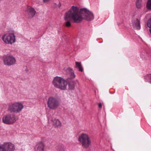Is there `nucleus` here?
I'll list each match as a JSON object with an SVG mask.
<instances>
[{
  "mask_svg": "<svg viewBox=\"0 0 151 151\" xmlns=\"http://www.w3.org/2000/svg\"><path fill=\"white\" fill-rule=\"evenodd\" d=\"M147 25L149 27L151 28V18L148 20Z\"/></svg>",
  "mask_w": 151,
  "mask_h": 151,
  "instance_id": "21",
  "label": "nucleus"
},
{
  "mask_svg": "<svg viewBox=\"0 0 151 151\" xmlns=\"http://www.w3.org/2000/svg\"><path fill=\"white\" fill-rule=\"evenodd\" d=\"M15 150L14 145L11 142H7L0 145V151H14Z\"/></svg>",
  "mask_w": 151,
  "mask_h": 151,
  "instance_id": "9",
  "label": "nucleus"
},
{
  "mask_svg": "<svg viewBox=\"0 0 151 151\" xmlns=\"http://www.w3.org/2000/svg\"><path fill=\"white\" fill-rule=\"evenodd\" d=\"M27 15L29 18H31L34 16L36 13V12L34 8L30 7H28L26 10Z\"/></svg>",
  "mask_w": 151,
  "mask_h": 151,
  "instance_id": "10",
  "label": "nucleus"
},
{
  "mask_svg": "<svg viewBox=\"0 0 151 151\" xmlns=\"http://www.w3.org/2000/svg\"><path fill=\"white\" fill-rule=\"evenodd\" d=\"M50 0H43L44 3H46L49 1Z\"/></svg>",
  "mask_w": 151,
  "mask_h": 151,
  "instance_id": "24",
  "label": "nucleus"
},
{
  "mask_svg": "<svg viewBox=\"0 0 151 151\" xmlns=\"http://www.w3.org/2000/svg\"><path fill=\"white\" fill-rule=\"evenodd\" d=\"M83 18L87 21L93 19L94 16L93 13L86 9H81L79 11L78 8L73 6L69 11L66 12L65 19L67 20L69 19L73 21L75 23H79Z\"/></svg>",
  "mask_w": 151,
  "mask_h": 151,
  "instance_id": "1",
  "label": "nucleus"
},
{
  "mask_svg": "<svg viewBox=\"0 0 151 151\" xmlns=\"http://www.w3.org/2000/svg\"><path fill=\"white\" fill-rule=\"evenodd\" d=\"M45 145L42 142L37 144L35 147V151H44V150Z\"/></svg>",
  "mask_w": 151,
  "mask_h": 151,
  "instance_id": "12",
  "label": "nucleus"
},
{
  "mask_svg": "<svg viewBox=\"0 0 151 151\" xmlns=\"http://www.w3.org/2000/svg\"><path fill=\"white\" fill-rule=\"evenodd\" d=\"M51 121L52 124L55 127H60L61 126L62 124L58 119L53 118Z\"/></svg>",
  "mask_w": 151,
  "mask_h": 151,
  "instance_id": "13",
  "label": "nucleus"
},
{
  "mask_svg": "<svg viewBox=\"0 0 151 151\" xmlns=\"http://www.w3.org/2000/svg\"><path fill=\"white\" fill-rule=\"evenodd\" d=\"M150 74H147L144 76V81L146 82H149L150 80Z\"/></svg>",
  "mask_w": 151,
  "mask_h": 151,
  "instance_id": "18",
  "label": "nucleus"
},
{
  "mask_svg": "<svg viewBox=\"0 0 151 151\" xmlns=\"http://www.w3.org/2000/svg\"><path fill=\"white\" fill-rule=\"evenodd\" d=\"M52 84L55 87L62 90L66 89L67 82L63 78L60 77H56L54 78Z\"/></svg>",
  "mask_w": 151,
  "mask_h": 151,
  "instance_id": "2",
  "label": "nucleus"
},
{
  "mask_svg": "<svg viewBox=\"0 0 151 151\" xmlns=\"http://www.w3.org/2000/svg\"><path fill=\"white\" fill-rule=\"evenodd\" d=\"M149 82L150 83V84H151V74H150V80L149 81Z\"/></svg>",
  "mask_w": 151,
  "mask_h": 151,
  "instance_id": "25",
  "label": "nucleus"
},
{
  "mask_svg": "<svg viewBox=\"0 0 151 151\" xmlns=\"http://www.w3.org/2000/svg\"><path fill=\"white\" fill-rule=\"evenodd\" d=\"M17 119L15 114H8L4 116L2 118L3 122L8 124H12L17 121Z\"/></svg>",
  "mask_w": 151,
  "mask_h": 151,
  "instance_id": "7",
  "label": "nucleus"
},
{
  "mask_svg": "<svg viewBox=\"0 0 151 151\" xmlns=\"http://www.w3.org/2000/svg\"><path fill=\"white\" fill-rule=\"evenodd\" d=\"M24 108V106L21 102H16L9 104L8 110L11 112L18 113L21 112Z\"/></svg>",
  "mask_w": 151,
  "mask_h": 151,
  "instance_id": "4",
  "label": "nucleus"
},
{
  "mask_svg": "<svg viewBox=\"0 0 151 151\" xmlns=\"http://www.w3.org/2000/svg\"><path fill=\"white\" fill-rule=\"evenodd\" d=\"M15 36L13 33H7L2 35L1 39L6 44L12 45L16 42Z\"/></svg>",
  "mask_w": 151,
  "mask_h": 151,
  "instance_id": "5",
  "label": "nucleus"
},
{
  "mask_svg": "<svg viewBox=\"0 0 151 151\" xmlns=\"http://www.w3.org/2000/svg\"><path fill=\"white\" fill-rule=\"evenodd\" d=\"M65 14H66V13ZM65 15L64 19L65 21H67L65 23V26L67 27H69L71 26V24L70 22V21H68V20H71L72 21H73H73L71 19H68L67 20H66L65 19Z\"/></svg>",
  "mask_w": 151,
  "mask_h": 151,
  "instance_id": "19",
  "label": "nucleus"
},
{
  "mask_svg": "<svg viewBox=\"0 0 151 151\" xmlns=\"http://www.w3.org/2000/svg\"><path fill=\"white\" fill-rule=\"evenodd\" d=\"M66 72L70 74L71 78L73 79L76 76L74 73V71L73 69L68 68L66 70Z\"/></svg>",
  "mask_w": 151,
  "mask_h": 151,
  "instance_id": "14",
  "label": "nucleus"
},
{
  "mask_svg": "<svg viewBox=\"0 0 151 151\" xmlns=\"http://www.w3.org/2000/svg\"><path fill=\"white\" fill-rule=\"evenodd\" d=\"M61 6V4L59 2V4H58L57 6V7L58 8H60Z\"/></svg>",
  "mask_w": 151,
  "mask_h": 151,
  "instance_id": "23",
  "label": "nucleus"
},
{
  "mask_svg": "<svg viewBox=\"0 0 151 151\" xmlns=\"http://www.w3.org/2000/svg\"><path fill=\"white\" fill-rule=\"evenodd\" d=\"M78 140L82 147L88 148L91 145V141L89 135L85 133H82L79 136Z\"/></svg>",
  "mask_w": 151,
  "mask_h": 151,
  "instance_id": "3",
  "label": "nucleus"
},
{
  "mask_svg": "<svg viewBox=\"0 0 151 151\" xmlns=\"http://www.w3.org/2000/svg\"><path fill=\"white\" fill-rule=\"evenodd\" d=\"M76 84V83L74 81H70L68 83V86L69 89L71 90L74 89Z\"/></svg>",
  "mask_w": 151,
  "mask_h": 151,
  "instance_id": "15",
  "label": "nucleus"
},
{
  "mask_svg": "<svg viewBox=\"0 0 151 151\" xmlns=\"http://www.w3.org/2000/svg\"><path fill=\"white\" fill-rule=\"evenodd\" d=\"M16 60L15 58L12 55H7L3 59V62L5 65L10 66L16 63Z\"/></svg>",
  "mask_w": 151,
  "mask_h": 151,
  "instance_id": "8",
  "label": "nucleus"
},
{
  "mask_svg": "<svg viewBox=\"0 0 151 151\" xmlns=\"http://www.w3.org/2000/svg\"><path fill=\"white\" fill-rule=\"evenodd\" d=\"M136 4L137 9L141 8L142 6V0H137Z\"/></svg>",
  "mask_w": 151,
  "mask_h": 151,
  "instance_id": "17",
  "label": "nucleus"
},
{
  "mask_svg": "<svg viewBox=\"0 0 151 151\" xmlns=\"http://www.w3.org/2000/svg\"><path fill=\"white\" fill-rule=\"evenodd\" d=\"M47 105L48 107L50 109L55 110L59 105V101L56 97H50L47 100Z\"/></svg>",
  "mask_w": 151,
  "mask_h": 151,
  "instance_id": "6",
  "label": "nucleus"
},
{
  "mask_svg": "<svg viewBox=\"0 0 151 151\" xmlns=\"http://www.w3.org/2000/svg\"><path fill=\"white\" fill-rule=\"evenodd\" d=\"M147 8L151 10V0H148L147 5Z\"/></svg>",
  "mask_w": 151,
  "mask_h": 151,
  "instance_id": "20",
  "label": "nucleus"
},
{
  "mask_svg": "<svg viewBox=\"0 0 151 151\" xmlns=\"http://www.w3.org/2000/svg\"><path fill=\"white\" fill-rule=\"evenodd\" d=\"M132 26L136 29L139 30L141 28L140 21L138 19L134 20L132 22Z\"/></svg>",
  "mask_w": 151,
  "mask_h": 151,
  "instance_id": "11",
  "label": "nucleus"
},
{
  "mask_svg": "<svg viewBox=\"0 0 151 151\" xmlns=\"http://www.w3.org/2000/svg\"><path fill=\"white\" fill-rule=\"evenodd\" d=\"M76 67L78 68L79 69V70L80 71L82 72L83 71V69L81 63L76 62Z\"/></svg>",
  "mask_w": 151,
  "mask_h": 151,
  "instance_id": "16",
  "label": "nucleus"
},
{
  "mask_svg": "<svg viewBox=\"0 0 151 151\" xmlns=\"http://www.w3.org/2000/svg\"><path fill=\"white\" fill-rule=\"evenodd\" d=\"M102 106V105L101 103H100L99 104V108H101Z\"/></svg>",
  "mask_w": 151,
  "mask_h": 151,
  "instance_id": "22",
  "label": "nucleus"
}]
</instances>
